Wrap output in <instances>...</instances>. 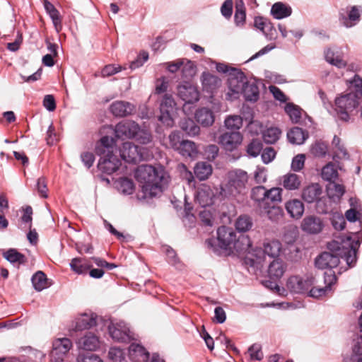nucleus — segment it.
<instances>
[{
    "instance_id": "obj_58",
    "label": "nucleus",
    "mask_w": 362,
    "mask_h": 362,
    "mask_svg": "<svg viewBox=\"0 0 362 362\" xmlns=\"http://www.w3.org/2000/svg\"><path fill=\"white\" fill-rule=\"evenodd\" d=\"M283 189L279 187H274L269 189H267L264 194V197L266 199H269L271 202H282Z\"/></svg>"
},
{
    "instance_id": "obj_2",
    "label": "nucleus",
    "mask_w": 362,
    "mask_h": 362,
    "mask_svg": "<svg viewBox=\"0 0 362 362\" xmlns=\"http://www.w3.org/2000/svg\"><path fill=\"white\" fill-rule=\"evenodd\" d=\"M100 139L95 144V152L100 157L98 163L99 170L107 175L113 173V127L103 125L99 130Z\"/></svg>"
},
{
    "instance_id": "obj_25",
    "label": "nucleus",
    "mask_w": 362,
    "mask_h": 362,
    "mask_svg": "<svg viewBox=\"0 0 362 362\" xmlns=\"http://www.w3.org/2000/svg\"><path fill=\"white\" fill-rule=\"evenodd\" d=\"M285 209L291 218L298 220L304 214L305 205L301 200L295 198L285 203Z\"/></svg>"
},
{
    "instance_id": "obj_23",
    "label": "nucleus",
    "mask_w": 362,
    "mask_h": 362,
    "mask_svg": "<svg viewBox=\"0 0 362 362\" xmlns=\"http://www.w3.org/2000/svg\"><path fill=\"white\" fill-rule=\"evenodd\" d=\"M283 246L280 240L273 239L267 240L263 243V251L267 257L271 259H281L280 255H283Z\"/></svg>"
},
{
    "instance_id": "obj_21",
    "label": "nucleus",
    "mask_w": 362,
    "mask_h": 362,
    "mask_svg": "<svg viewBox=\"0 0 362 362\" xmlns=\"http://www.w3.org/2000/svg\"><path fill=\"white\" fill-rule=\"evenodd\" d=\"M322 193V186L317 182H312L303 189L301 198L308 204H313L320 198Z\"/></svg>"
},
{
    "instance_id": "obj_63",
    "label": "nucleus",
    "mask_w": 362,
    "mask_h": 362,
    "mask_svg": "<svg viewBox=\"0 0 362 362\" xmlns=\"http://www.w3.org/2000/svg\"><path fill=\"white\" fill-rule=\"evenodd\" d=\"M246 128L251 135L257 136L259 134H262L265 127L260 121L253 119L249 123H247Z\"/></svg>"
},
{
    "instance_id": "obj_20",
    "label": "nucleus",
    "mask_w": 362,
    "mask_h": 362,
    "mask_svg": "<svg viewBox=\"0 0 362 362\" xmlns=\"http://www.w3.org/2000/svg\"><path fill=\"white\" fill-rule=\"evenodd\" d=\"M325 224L319 217L311 215L305 216L301 223V230L308 234L315 235L320 233L324 228Z\"/></svg>"
},
{
    "instance_id": "obj_4",
    "label": "nucleus",
    "mask_w": 362,
    "mask_h": 362,
    "mask_svg": "<svg viewBox=\"0 0 362 362\" xmlns=\"http://www.w3.org/2000/svg\"><path fill=\"white\" fill-rule=\"evenodd\" d=\"M127 356L131 362H148L151 354L141 342H130L127 347L115 345V362L124 361Z\"/></svg>"
},
{
    "instance_id": "obj_7",
    "label": "nucleus",
    "mask_w": 362,
    "mask_h": 362,
    "mask_svg": "<svg viewBox=\"0 0 362 362\" xmlns=\"http://www.w3.org/2000/svg\"><path fill=\"white\" fill-rule=\"evenodd\" d=\"M177 95L184 102L182 111L188 115L194 105L200 99V92L197 86H194L191 81H182L177 85Z\"/></svg>"
},
{
    "instance_id": "obj_57",
    "label": "nucleus",
    "mask_w": 362,
    "mask_h": 362,
    "mask_svg": "<svg viewBox=\"0 0 362 362\" xmlns=\"http://www.w3.org/2000/svg\"><path fill=\"white\" fill-rule=\"evenodd\" d=\"M47 279L44 272H37L32 277V283L36 291H40L47 287Z\"/></svg>"
},
{
    "instance_id": "obj_38",
    "label": "nucleus",
    "mask_w": 362,
    "mask_h": 362,
    "mask_svg": "<svg viewBox=\"0 0 362 362\" xmlns=\"http://www.w3.org/2000/svg\"><path fill=\"white\" fill-rule=\"evenodd\" d=\"M284 112L293 124H303L301 120L303 109L299 105L289 103L284 106Z\"/></svg>"
},
{
    "instance_id": "obj_45",
    "label": "nucleus",
    "mask_w": 362,
    "mask_h": 362,
    "mask_svg": "<svg viewBox=\"0 0 362 362\" xmlns=\"http://www.w3.org/2000/svg\"><path fill=\"white\" fill-rule=\"evenodd\" d=\"M329 220L335 230L342 231L346 227V223L341 212L331 210Z\"/></svg>"
},
{
    "instance_id": "obj_16",
    "label": "nucleus",
    "mask_w": 362,
    "mask_h": 362,
    "mask_svg": "<svg viewBox=\"0 0 362 362\" xmlns=\"http://www.w3.org/2000/svg\"><path fill=\"white\" fill-rule=\"evenodd\" d=\"M243 139V135L239 132H225L220 136L219 144L226 151L232 152L241 144Z\"/></svg>"
},
{
    "instance_id": "obj_10",
    "label": "nucleus",
    "mask_w": 362,
    "mask_h": 362,
    "mask_svg": "<svg viewBox=\"0 0 362 362\" xmlns=\"http://www.w3.org/2000/svg\"><path fill=\"white\" fill-rule=\"evenodd\" d=\"M133 340H134V334L131 330L130 325L123 320L115 318V343L119 342L127 345Z\"/></svg>"
},
{
    "instance_id": "obj_9",
    "label": "nucleus",
    "mask_w": 362,
    "mask_h": 362,
    "mask_svg": "<svg viewBox=\"0 0 362 362\" xmlns=\"http://www.w3.org/2000/svg\"><path fill=\"white\" fill-rule=\"evenodd\" d=\"M175 106L176 103L173 97L170 94H165L159 107L160 115L158 117V121L168 127H173L174 120L172 117V112Z\"/></svg>"
},
{
    "instance_id": "obj_60",
    "label": "nucleus",
    "mask_w": 362,
    "mask_h": 362,
    "mask_svg": "<svg viewBox=\"0 0 362 362\" xmlns=\"http://www.w3.org/2000/svg\"><path fill=\"white\" fill-rule=\"evenodd\" d=\"M149 59V54L146 50H141L136 57L131 62L129 68L132 70H135L141 67Z\"/></svg>"
},
{
    "instance_id": "obj_13",
    "label": "nucleus",
    "mask_w": 362,
    "mask_h": 362,
    "mask_svg": "<svg viewBox=\"0 0 362 362\" xmlns=\"http://www.w3.org/2000/svg\"><path fill=\"white\" fill-rule=\"evenodd\" d=\"M340 264L339 257L332 255L330 252L323 251L314 259L315 267L320 270H332L337 267Z\"/></svg>"
},
{
    "instance_id": "obj_19",
    "label": "nucleus",
    "mask_w": 362,
    "mask_h": 362,
    "mask_svg": "<svg viewBox=\"0 0 362 362\" xmlns=\"http://www.w3.org/2000/svg\"><path fill=\"white\" fill-rule=\"evenodd\" d=\"M201 82L204 92L208 93L211 99L214 98V93L221 86V80L209 71H203Z\"/></svg>"
},
{
    "instance_id": "obj_30",
    "label": "nucleus",
    "mask_w": 362,
    "mask_h": 362,
    "mask_svg": "<svg viewBox=\"0 0 362 362\" xmlns=\"http://www.w3.org/2000/svg\"><path fill=\"white\" fill-rule=\"evenodd\" d=\"M286 269V267L281 259H271L267 270V278L279 280Z\"/></svg>"
},
{
    "instance_id": "obj_53",
    "label": "nucleus",
    "mask_w": 362,
    "mask_h": 362,
    "mask_svg": "<svg viewBox=\"0 0 362 362\" xmlns=\"http://www.w3.org/2000/svg\"><path fill=\"white\" fill-rule=\"evenodd\" d=\"M311 154L316 158H324L327 153V146L321 140H316L310 148Z\"/></svg>"
},
{
    "instance_id": "obj_48",
    "label": "nucleus",
    "mask_w": 362,
    "mask_h": 362,
    "mask_svg": "<svg viewBox=\"0 0 362 362\" xmlns=\"http://www.w3.org/2000/svg\"><path fill=\"white\" fill-rule=\"evenodd\" d=\"M243 125L241 115H230L226 116L224 119L225 127L231 132H238Z\"/></svg>"
},
{
    "instance_id": "obj_52",
    "label": "nucleus",
    "mask_w": 362,
    "mask_h": 362,
    "mask_svg": "<svg viewBox=\"0 0 362 362\" xmlns=\"http://www.w3.org/2000/svg\"><path fill=\"white\" fill-rule=\"evenodd\" d=\"M262 150V143L257 139H252L246 147L247 156L257 158Z\"/></svg>"
},
{
    "instance_id": "obj_18",
    "label": "nucleus",
    "mask_w": 362,
    "mask_h": 362,
    "mask_svg": "<svg viewBox=\"0 0 362 362\" xmlns=\"http://www.w3.org/2000/svg\"><path fill=\"white\" fill-rule=\"evenodd\" d=\"M361 16L358 6H351L346 7V15L343 10L339 11V19L344 27L349 28L355 26L360 21Z\"/></svg>"
},
{
    "instance_id": "obj_34",
    "label": "nucleus",
    "mask_w": 362,
    "mask_h": 362,
    "mask_svg": "<svg viewBox=\"0 0 362 362\" xmlns=\"http://www.w3.org/2000/svg\"><path fill=\"white\" fill-rule=\"evenodd\" d=\"M97 315L95 313H83L76 320L75 329L82 331L88 329L96 325Z\"/></svg>"
},
{
    "instance_id": "obj_61",
    "label": "nucleus",
    "mask_w": 362,
    "mask_h": 362,
    "mask_svg": "<svg viewBox=\"0 0 362 362\" xmlns=\"http://www.w3.org/2000/svg\"><path fill=\"white\" fill-rule=\"evenodd\" d=\"M306 156L304 153H298L294 156L291 160V170L293 172H300L305 166Z\"/></svg>"
},
{
    "instance_id": "obj_46",
    "label": "nucleus",
    "mask_w": 362,
    "mask_h": 362,
    "mask_svg": "<svg viewBox=\"0 0 362 362\" xmlns=\"http://www.w3.org/2000/svg\"><path fill=\"white\" fill-rule=\"evenodd\" d=\"M178 149L180 150V153L181 155L187 156L191 158L198 153V150L195 142L188 139H182L180 142V146Z\"/></svg>"
},
{
    "instance_id": "obj_47",
    "label": "nucleus",
    "mask_w": 362,
    "mask_h": 362,
    "mask_svg": "<svg viewBox=\"0 0 362 362\" xmlns=\"http://www.w3.org/2000/svg\"><path fill=\"white\" fill-rule=\"evenodd\" d=\"M187 62L183 63L181 67L182 81H191L197 72L196 63L192 60L186 59Z\"/></svg>"
},
{
    "instance_id": "obj_28",
    "label": "nucleus",
    "mask_w": 362,
    "mask_h": 362,
    "mask_svg": "<svg viewBox=\"0 0 362 362\" xmlns=\"http://www.w3.org/2000/svg\"><path fill=\"white\" fill-rule=\"evenodd\" d=\"M327 198L333 203L339 202L346 193V187L343 184L337 182L327 183L325 187Z\"/></svg>"
},
{
    "instance_id": "obj_40",
    "label": "nucleus",
    "mask_w": 362,
    "mask_h": 362,
    "mask_svg": "<svg viewBox=\"0 0 362 362\" xmlns=\"http://www.w3.org/2000/svg\"><path fill=\"white\" fill-rule=\"evenodd\" d=\"M281 130L278 127H265L262 136L263 141L267 144H274L280 139Z\"/></svg>"
},
{
    "instance_id": "obj_11",
    "label": "nucleus",
    "mask_w": 362,
    "mask_h": 362,
    "mask_svg": "<svg viewBox=\"0 0 362 362\" xmlns=\"http://www.w3.org/2000/svg\"><path fill=\"white\" fill-rule=\"evenodd\" d=\"M72 347L71 341L68 338H59L52 343V350L50 353L51 362H62L65 356Z\"/></svg>"
},
{
    "instance_id": "obj_14",
    "label": "nucleus",
    "mask_w": 362,
    "mask_h": 362,
    "mask_svg": "<svg viewBox=\"0 0 362 362\" xmlns=\"http://www.w3.org/2000/svg\"><path fill=\"white\" fill-rule=\"evenodd\" d=\"M139 124L134 120L123 119L115 125V141L131 139Z\"/></svg>"
},
{
    "instance_id": "obj_31",
    "label": "nucleus",
    "mask_w": 362,
    "mask_h": 362,
    "mask_svg": "<svg viewBox=\"0 0 362 362\" xmlns=\"http://www.w3.org/2000/svg\"><path fill=\"white\" fill-rule=\"evenodd\" d=\"M76 343L79 349L95 351L99 347L100 341L95 334L88 332L83 337L78 339Z\"/></svg>"
},
{
    "instance_id": "obj_26",
    "label": "nucleus",
    "mask_w": 362,
    "mask_h": 362,
    "mask_svg": "<svg viewBox=\"0 0 362 362\" xmlns=\"http://www.w3.org/2000/svg\"><path fill=\"white\" fill-rule=\"evenodd\" d=\"M247 172L241 169H237L233 174L229 175L226 187L235 189L243 188L247 182Z\"/></svg>"
},
{
    "instance_id": "obj_50",
    "label": "nucleus",
    "mask_w": 362,
    "mask_h": 362,
    "mask_svg": "<svg viewBox=\"0 0 362 362\" xmlns=\"http://www.w3.org/2000/svg\"><path fill=\"white\" fill-rule=\"evenodd\" d=\"M298 236L299 233L297 228L286 229L282 237V242L284 244L283 248H288L296 245Z\"/></svg>"
},
{
    "instance_id": "obj_29",
    "label": "nucleus",
    "mask_w": 362,
    "mask_h": 362,
    "mask_svg": "<svg viewBox=\"0 0 362 362\" xmlns=\"http://www.w3.org/2000/svg\"><path fill=\"white\" fill-rule=\"evenodd\" d=\"M232 245L238 255L251 253V250L252 249V240L247 235L243 233H240L238 237L236 236V238H235Z\"/></svg>"
},
{
    "instance_id": "obj_15",
    "label": "nucleus",
    "mask_w": 362,
    "mask_h": 362,
    "mask_svg": "<svg viewBox=\"0 0 362 362\" xmlns=\"http://www.w3.org/2000/svg\"><path fill=\"white\" fill-rule=\"evenodd\" d=\"M240 95H243L246 102L251 103H255L259 100V89L256 78H255V81L252 83H250L247 80L238 90V99L240 98Z\"/></svg>"
},
{
    "instance_id": "obj_42",
    "label": "nucleus",
    "mask_w": 362,
    "mask_h": 362,
    "mask_svg": "<svg viewBox=\"0 0 362 362\" xmlns=\"http://www.w3.org/2000/svg\"><path fill=\"white\" fill-rule=\"evenodd\" d=\"M44 6L47 13L52 21L57 32L59 33L62 30V18L60 17L59 12L56 9L54 5L48 1H45Z\"/></svg>"
},
{
    "instance_id": "obj_27",
    "label": "nucleus",
    "mask_w": 362,
    "mask_h": 362,
    "mask_svg": "<svg viewBox=\"0 0 362 362\" xmlns=\"http://www.w3.org/2000/svg\"><path fill=\"white\" fill-rule=\"evenodd\" d=\"M291 6L283 1L275 2L271 7L270 15L276 20H282L291 16Z\"/></svg>"
},
{
    "instance_id": "obj_3",
    "label": "nucleus",
    "mask_w": 362,
    "mask_h": 362,
    "mask_svg": "<svg viewBox=\"0 0 362 362\" xmlns=\"http://www.w3.org/2000/svg\"><path fill=\"white\" fill-rule=\"evenodd\" d=\"M121 146L115 141V153L119 151L122 160L127 164L136 165L141 161L148 160L152 153L147 147L136 145L132 141L122 142Z\"/></svg>"
},
{
    "instance_id": "obj_17",
    "label": "nucleus",
    "mask_w": 362,
    "mask_h": 362,
    "mask_svg": "<svg viewBox=\"0 0 362 362\" xmlns=\"http://www.w3.org/2000/svg\"><path fill=\"white\" fill-rule=\"evenodd\" d=\"M344 245V250L354 249V252H359L362 244V230L356 232L348 231L338 237Z\"/></svg>"
},
{
    "instance_id": "obj_55",
    "label": "nucleus",
    "mask_w": 362,
    "mask_h": 362,
    "mask_svg": "<svg viewBox=\"0 0 362 362\" xmlns=\"http://www.w3.org/2000/svg\"><path fill=\"white\" fill-rule=\"evenodd\" d=\"M4 257L11 263L23 264L27 262L25 256L18 252L16 249H9L4 253Z\"/></svg>"
},
{
    "instance_id": "obj_37",
    "label": "nucleus",
    "mask_w": 362,
    "mask_h": 362,
    "mask_svg": "<svg viewBox=\"0 0 362 362\" xmlns=\"http://www.w3.org/2000/svg\"><path fill=\"white\" fill-rule=\"evenodd\" d=\"M213 168L206 161L197 162L194 168V173L199 181L207 180L212 174Z\"/></svg>"
},
{
    "instance_id": "obj_5",
    "label": "nucleus",
    "mask_w": 362,
    "mask_h": 362,
    "mask_svg": "<svg viewBox=\"0 0 362 362\" xmlns=\"http://www.w3.org/2000/svg\"><path fill=\"white\" fill-rule=\"evenodd\" d=\"M236 238V231L231 228L221 226L216 230V238H209L206 240L207 247L217 255H221V250L232 252L231 245Z\"/></svg>"
},
{
    "instance_id": "obj_54",
    "label": "nucleus",
    "mask_w": 362,
    "mask_h": 362,
    "mask_svg": "<svg viewBox=\"0 0 362 362\" xmlns=\"http://www.w3.org/2000/svg\"><path fill=\"white\" fill-rule=\"evenodd\" d=\"M325 59L327 63L331 65L335 66L338 68L345 67L346 63L338 55H335V52L330 48H327L324 52Z\"/></svg>"
},
{
    "instance_id": "obj_64",
    "label": "nucleus",
    "mask_w": 362,
    "mask_h": 362,
    "mask_svg": "<svg viewBox=\"0 0 362 362\" xmlns=\"http://www.w3.org/2000/svg\"><path fill=\"white\" fill-rule=\"evenodd\" d=\"M362 356V344L360 341H356L352 347V354L350 357L344 358V362H358L360 357Z\"/></svg>"
},
{
    "instance_id": "obj_39",
    "label": "nucleus",
    "mask_w": 362,
    "mask_h": 362,
    "mask_svg": "<svg viewBox=\"0 0 362 362\" xmlns=\"http://www.w3.org/2000/svg\"><path fill=\"white\" fill-rule=\"evenodd\" d=\"M135 109V106L128 101H115V118L125 117L130 115Z\"/></svg>"
},
{
    "instance_id": "obj_51",
    "label": "nucleus",
    "mask_w": 362,
    "mask_h": 362,
    "mask_svg": "<svg viewBox=\"0 0 362 362\" xmlns=\"http://www.w3.org/2000/svg\"><path fill=\"white\" fill-rule=\"evenodd\" d=\"M136 129H138L134 131L131 139H134L142 145L148 144L152 141L151 134L147 129H142L139 124Z\"/></svg>"
},
{
    "instance_id": "obj_62",
    "label": "nucleus",
    "mask_w": 362,
    "mask_h": 362,
    "mask_svg": "<svg viewBox=\"0 0 362 362\" xmlns=\"http://www.w3.org/2000/svg\"><path fill=\"white\" fill-rule=\"evenodd\" d=\"M348 86L354 88V93L357 94L360 98L362 97V78L357 74H355L349 81Z\"/></svg>"
},
{
    "instance_id": "obj_43",
    "label": "nucleus",
    "mask_w": 362,
    "mask_h": 362,
    "mask_svg": "<svg viewBox=\"0 0 362 362\" xmlns=\"http://www.w3.org/2000/svg\"><path fill=\"white\" fill-rule=\"evenodd\" d=\"M71 269L78 274H86L92 267L89 260L84 258H74L70 262Z\"/></svg>"
},
{
    "instance_id": "obj_35",
    "label": "nucleus",
    "mask_w": 362,
    "mask_h": 362,
    "mask_svg": "<svg viewBox=\"0 0 362 362\" xmlns=\"http://www.w3.org/2000/svg\"><path fill=\"white\" fill-rule=\"evenodd\" d=\"M304 279L299 276H291L286 281V288L291 293L302 294L306 291Z\"/></svg>"
},
{
    "instance_id": "obj_33",
    "label": "nucleus",
    "mask_w": 362,
    "mask_h": 362,
    "mask_svg": "<svg viewBox=\"0 0 362 362\" xmlns=\"http://www.w3.org/2000/svg\"><path fill=\"white\" fill-rule=\"evenodd\" d=\"M359 257V252H354V249L344 250L341 255H339V259H343L346 262V268L340 267L338 274H341L348 269H352L357 264Z\"/></svg>"
},
{
    "instance_id": "obj_49",
    "label": "nucleus",
    "mask_w": 362,
    "mask_h": 362,
    "mask_svg": "<svg viewBox=\"0 0 362 362\" xmlns=\"http://www.w3.org/2000/svg\"><path fill=\"white\" fill-rule=\"evenodd\" d=\"M283 255L286 260L296 263L302 259L303 250L300 246L296 245L291 247L284 248Z\"/></svg>"
},
{
    "instance_id": "obj_6",
    "label": "nucleus",
    "mask_w": 362,
    "mask_h": 362,
    "mask_svg": "<svg viewBox=\"0 0 362 362\" xmlns=\"http://www.w3.org/2000/svg\"><path fill=\"white\" fill-rule=\"evenodd\" d=\"M359 99L360 98L354 92L341 93L336 97L334 104L338 119L342 122H348L350 120L349 112L359 106Z\"/></svg>"
},
{
    "instance_id": "obj_41",
    "label": "nucleus",
    "mask_w": 362,
    "mask_h": 362,
    "mask_svg": "<svg viewBox=\"0 0 362 362\" xmlns=\"http://www.w3.org/2000/svg\"><path fill=\"white\" fill-rule=\"evenodd\" d=\"M284 188L288 191L298 189L301 184L299 175L288 173L281 177Z\"/></svg>"
},
{
    "instance_id": "obj_1",
    "label": "nucleus",
    "mask_w": 362,
    "mask_h": 362,
    "mask_svg": "<svg viewBox=\"0 0 362 362\" xmlns=\"http://www.w3.org/2000/svg\"><path fill=\"white\" fill-rule=\"evenodd\" d=\"M132 174L139 187L136 199L142 204L155 208L156 204L153 199L160 197L165 191V186L168 184V174L165 168L160 164H141L133 170Z\"/></svg>"
},
{
    "instance_id": "obj_32",
    "label": "nucleus",
    "mask_w": 362,
    "mask_h": 362,
    "mask_svg": "<svg viewBox=\"0 0 362 362\" xmlns=\"http://www.w3.org/2000/svg\"><path fill=\"white\" fill-rule=\"evenodd\" d=\"M115 188L124 195H131L135 192L136 185L132 178L124 177L115 179Z\"/></svg>"
},
{
    "instance_id": "obj_12",
    "label": "nucleus",
    "mask_w": 362,
    "mask_h": 362,
    "mask_svg": "<svg viewBox=\"0 0 362 362\" xmlns=\"http://www.w3.org/2000/svg\"><path fill=\"white\" fill-rule=\"evenodd\" d=\"M194 201L202 208H206L216 204L214 189L209 185L204 184L199 187L194 193Z\"/></svg>"
},
{
    "instance_id": "obj_8",
    "label": "nucleus",
    "mask_w": 362,
    "mask_h": 362,
    "mask_svg": "<svg viewBox=\"0 0 362 362\" xmlns=\"http://www.w3.org/2000/svg\"><path fill=\"white\" fill-rule=\"evenodd\" d=\"M246 74L239 68H233L227 78L228 91L226 99L230 101L238 100V90L247 81Z\"/></svg>"
},
{
    "instance_id": "obj_56",
    "label": "nucleus",
    "mask_w": 362,
    "mask_h": 362,
    "mask_svg": "<svg viewBox=\"0 0 362 362\" xmlns=\"http://www.w3.org/2000/svg\"><path fill=\"white\" fill-rule=\"evenodd\" d=\"M214 189L215 191L216 202L218 201L222 202L226 199H228L233 194L232 187H226V184L225 185L221 184L218 187L215 186Z\"/></svg>"
},
{
    "instance_id": "obj_24",
    "label": "nucleus",
    "mask_w": 362,
    "mask_h": 362,
    "mask_svg": "<svg viewBox=\"0 0 362 362\" xmlns=\"http://www.w3.org/2000/svg\"><path fill=\"white\" fill-rule=\"evenodd\" d=\"M288 142L293 145H303L309 138V132L301 127H293L286 134Z\"/></svg>"
},
{
    "instance_id": "obj_36",
    "label": "nucleus",
    "mask_w": 362,
    "mask_h": 362,
    "mask_svg": "<svg viewBox=\"0 0 362 362\" xmlns=\"http://www.w3.org/2000/svg\"><path fill=\"white\" fill-rule=\"evenodd\" d=\"M197 122L189 117H184L180 121L181 130L188 136L194 137L199 134L200 128Z\"/></svg>"
},
{
    "instance_id": "obj_22",
    "label": "nucleus",
    "mask_w": 362,
    "mask_h": 362,
    "mask_svg": "<svg viewBox=\"0 0 362 362\" xmlns=\"http://www.w3.org/2000/svg\"><path fill=\"white\" fill-rule=\"evenodd\" d=\"M194 119L203 127H209L213 125L215 121V115L209 107L198 108L194 112Z\"/></svg>"
},
{
    "instance_id": "obj_59",
    "label": "nucleus",
    "mask_w": 362,
    "mask_h": 362,
    "mask_svg": "<svg viewBox=\"0 0 362 362\" xmlns=\"http://www.w3.org/2000/svg\"><path fill=\"white\" fill-rule=\"evenodd\" d=\"M277 279H262L260 280V284L266 288L270 290L271 291H274L278 294H283L286 293V289L279 285L277 283Z\"/></svg>"
},
{
    "instance_id": "obj_44",
    "label": "nucleus",
    "mask_w": 362,
    "mask_h": 362,
    "mask_svg": "<svg viewBox=\"0 0 362 362\" xmlns=\"http://www.w3.org/2000/svg\"><path fill=\"white\" fill-rule=\"evenodd\" d=\"M253 225L252 218L247 214L240 215L236 220L235 223V230L239 233L245 234L249 231Z\"/></svg>"
}]
</instances>
